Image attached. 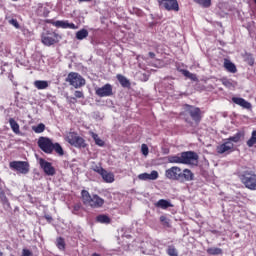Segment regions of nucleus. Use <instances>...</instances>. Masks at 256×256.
Wrapping results in <instances>:
<instances>
[{"instance_id":"nucleus-44","label":"nucleus","mask_w":256,"mask_h":256,"mask_svg":"<svg viewBox=\"0 0 256 256\" xmlns=\"http://www.w3.org/2000/svg\"><path fill=\"white\" fill-rule=\"evenodd\" d=\"M223 85H225L226 87H229V86H231V82L229 80H225L223 82Z\"/></svg>"},{"instance_id":"nucleus-39","label":"nucleus","mask_w":256,"mask_h":256,"mask_svg":"<svg viewBox=\"0 0 256 256\" xmlns=\"http://www.w3.org/2000/svg\"><path fill=\"white\" fill-rule=\"evenodd\" d=\"M21 256H33V252H31L29 249H23Z\"/></svg>"},{"instance_id":"nucleus-31","label":"nucleus","mask_w":256,"mask_h":256,"mask_svg":"<svg viewBox=\"0 0 256 256\" xmlns=\"http://www.w3.org/2000/svg\"><path fill=\"white\" fill-rule=\"evenodd\" d=\"M195 3H198V5H201V7H204L205 9L211 7V0H194Z\"/></svg>"},{"instance_id":"nucleus-32","label":"nucleus","mask_w":256,"mask_h":256,"mask_svg":"<svg viewBox=\"0 0 256 256\" xmlns=\"http://www.w3.org/2000/svg\"><path fill=\"white\" fill-rule=\"evenodd\" d=\"M98 223H111V219L107 215H99L96 218Z\"/></svg>"},{"instance_id":"nucleus-48","label":"nucleus","mask_w":256,"mask_h":256,"mask_svg":"<svg viewBox=\"0 0 256 256\" xmlns=\"http://www.w3.org/2000/svg\"><path fill=\"white\" fill-rule=\"evenodd\" d=\"M12 1H17V0H12Z\"/></svg>"},{"instance_id":"nucleus-27","label":"nucleus","mask_w":256,"mask_h":256,"mask_svg":"<svg viewBox=\"0 0 256 256\" xmlns=\"http://www.w3.org/2000/svg\"><path fill=\"white\" fill-rule=\"evenodd\" d=\"M91 137L94 139L95 143L98 147H103L105 145V141L99 138V135L95 134L94 132H90Z\"/></svg>"},{"instance_id":"nucleus-42","label":"nucleus","mask_w":256,"mask_h":256,"mask_svg":"<svg viewBox=\"0 0 256 256\" xmlns=\"http://www.w3.org/2000/svg\"><path fill=\"white\" fill-rule=\"evenodd\" d=\"M0 198L4 204L9 205V202L7 201V197L5 196V194H1Z\"/></svg>"},{"instance_id":"nucleus-47","label":"nucleus","mask_w":256,"mask_h":256,"mask_svg":"<svg viewBox=\"0 0 256 256\" xmlns=\"http://www.w3.org/2000/svg\"><path fill=\"white\" fill-rule=\"evenodd\" d=\"M0 256H3V252H0Z\"/></svg>"},{"instance_id":"nucleus-43","label":"nucleus","mask_w":256,"mask_h":256,"mask_svg":"<svg viewBox=\"0 0 256 256\" xmlns=\"http://www.w3.org/2000/svg\"><path fill=\"white\" fill-rule=\"evenodd\" d=\"M80 209H81V205L79 204L74 205L73 213H77V211H79Z\"/></svg>"},{"instance_id":"nucleus-17","label":"nucleus","mask_w":256,"mask_h":256,"mask_svg":"<svg viewBox=\"0 0 256 256\" xmlns=\"http://www.w3.org/2000/svg\"><path fill=\"white\" fill-rule=\"evenodd\" d=\"M233 103H235L236 105H239L240 107H242L243 109H248L251 110L252 109V105L250 104L249 101L245 100L244 98H239V97H233L232 98Z\"/></svg>"},{"instance_id":"nucleus-36","label":"nucleus","mask_w":256,"mask_h":256,"mask_svg":"<svg viewBox=\"0 0 256 256\" xmlns=\"http://www.w3.org/2000/svg\"><path fill=\"white\" fill-rule=\"evenodd\" d=\"M141 152L144 155V157H147V155H149V147L147 146V144H142Z\"/></svg>"},{"instance_id":"nucleus-33","label":"nucleus","mask_w":256,"mask_h":256,"mask_svg":"<svg viewBox=\"0 0 256 256\" xmlns=\"http://www.w3.org/2000/svg\"><path fill=\"white\" fill-rule=\"evenodd\" d=\"M182 74L184 77H188V79H191L192 81H197V75L189 72L188 70H182Z\"/></svg>"},{"instance_id":"nucleus-24","label":"nucleus","mask_w":256,"mask_h":256,"mask_svg":"<svg viewBox=\"0 0 256 256\" xmlns=\"http://www.w3.org/2000/svg\"><path fill=\"white\" fill-rule=\"evenodd\" d=\"M241 137H243L242 132H237L234 136H231L226 139V141H229V143H239L241 141Z\"/></svg>"},{"instance_id":"nucleus-40","label":"nucleus","mask_w":256,"mask_h":256,"mask_svg":"<svg viewBox=\"0 0 256 256\" xmlns=\"http://www.w3.org/2000/svg\"><path fill=\"white\" fill-rule=\"evenodd\" d=\"M94 171H95L96 173H99V175H102V174L104 173L105 169H103V167H101V166H96V167L94 168Z\"/></svg>"},{"instance_id":"nucleus-8","label":"nucleus","mask_w":256,"mask_h":256,"mask_svg":"<svg viewBox=\"0 0 256 256\" xmlns=\"http://www.w3.org/2000/svg\"><path fill=\"white\" fill-rule=\"evenodd\" d=\"M66 141L73 145V147H85V139L81 138V136L77 135L75 132H70L66 136Z\"/></svg>"},{"instance_id":"nucleus-12","label":"nucleus","mask_w":256,"mask_h":256,"mask_svg":"<svg viewBox=\"0 0 256 256\" xmlns=\"http://www.w3.org/2000/svg\"><path fill=\"white\" fill-rule=\"evenodd\" d=\"M185 111L189 113L190 117L195 121L196 123H199L201 121V109L191 106V105H185Z\"/></svg>"},{"instance_id":"nucleus-18","label":"nucleus","mask_w":256,"mask_h":256,"mask_svg":"<svg viewBox=\"0 0 256 256\" xmlns=\"http://www.w3.org/2000/svg\"><path fill=\"white\" fill-rule=\"evenodd\" d=\"M224 68L228 73H236L237 72V66L231 60L225 59L224 60Z\"/></svg>"},{"instance_id":"nucleus-1","label":"nucleus","mask_w":256,"mask_h":256,"mask_svg":"<svg viewBox=\"0 0 256 256\" xmlns=\"http://www.w3.org/2000/svg\"><path fill=\"white\" fill-rule=\"evenodd\" d=\"M166 179L170 181H180V183H185V181H193L195 179V174L190 169L185 168L181 170L179 166H172L165 171Z\"/></svg>"},{"instance_id":"nucleus-29","label":"nucleus","mask_w":256,"mask_h":256,"mask_svg":"<svg viewBox=\"0 0 256 256\" xmlns=\"http://www.w3.org/2000/svg\"><path fill=\"white\" fill-rule=\"evenodd\" d=\"M248 147L256 145V130L252 131L250 139L246 142Z\"/></svg>"},{"instance_id":"nucleus-2","label":"nucleus","mask_w":256,"mask_h":256,"mask_svg":"<svg viewBox=\"0 0 256 256\" xmlns=\"http://www.w3.org/2000/svg\"><path fill=\"white\" fill-rule=\"evenodd\" d=\"M198 160L199 156L193 151L182 152L167 157L168 163L176 165H196Z\"/></svg>"},{"instance_id":"nucleus-30","label":"nucleus","mask_w":256,"mask_h":256,"mask_svg":"<svg viewBox=\"0 0 256 256\" xmlns=\"http://www.w3.org/2000/svg\"><path fill=\"white\" fill-rule=\"evenodd\" d=\"M166 253L169 256H179V252L177 251V248H175V246L173 245L168 246Z\"/></svg>"},{"instance_id":"nucleus-10","label":"nucleus","mask_w":256,"mask_h":256,"mask_svg":"<svg viewBox=\"0 0 256 256\" xmlns=\"http://www.w3.org/2000/svg\"><path fill=\"white\" fill-rule=\"evenodd\" d=\"M159 7L166 11L179 12V2L177 0H157Z\"/></svg>"},{"instance_id":"nucleus-19","label":"nucleus","mask_w":256,"mask_h":256,"mask_svg":"<svg viewBox=\"0 0 256 256\" xmlns=\"http://www.w3.org/2000/svg\"><path fill=\"white\" fill-rule=\"evenodd\" d=\"M101 177L105 183H113L115 181V174H113V172H107V170L102 172Z\"/></svg>"},{"instance_id":"nucleus-6","label":"nucleus","mask_w":256,"mask_h":256,"mask_svg":"<svg viewBox=\"0 0 256 256\" xmlns=\"http://www.w3.org/2000/svg\"><path fill=\"white\" fill-rule=\"evenodd\" d=\"M41 40L43 45H46V47H51V45L59 43L61 36L55 32H46L42 34Z\"/></svg>"},{"instance_id":"nucleus-37","label":"nucleus","mask_w":256,"mask_h":256,"mask_svg":"<svg viewBox=\"0 0 256 256\" xmlns=\"http://www.w3.org/2000/svg\"><path fill=\"white\" fill-rule=\"evenodd\" d=\"M10 25H13V27H15L16 29H19V22L17 21V19H11L9 20Z\"/></svg>"},{"instance_id":"nucleus-20","label":"nucleus","mask_w":256,"mask_h":256,"mask_svg":"<svg viewBox=\"0 0 256 256\" xmlns=\"http://www.w3.org/2000/svg\"><path fill=\"white\" fill-rule=\"evenodd\" d=\"M155 207H158L159 209H169V207H173V204H171V201L160 199L157 203H155Z\"/></svg>"},{"instance_id":"nucleus-41","label":"nucleus","mask_w":256,"mask_h":256,"mask_svg":"<svg viewBox=\"0 0 256 256\" xmlns=\"http://www.w3.org/2000/svg\"><path fill=\"white\" fill-rule=\"evenodd\" d=\"M160 221L163 223V225L169 227V220L165 216H160Z\"/></svg>"},{"instance_id":"nucleus-38","label":"nucleus","mask_w":256,"mask_h":256,"mask_svg":"<svg viewBox=\"0 0 256 256\" xmlns=\"http://www.w3.org/2000/svg\"><path fill=\"white\" fill-rule=\"evenodd\" d=\"M74 95H75L76 99H83V97H85L83 92H81L79 90L75 91Z\"/></svg>"},{"instance_id":"nucleus-13","label":"nucleus","mask_w":256,"mask_h":256,"mask_svg":"<svg viewBox=\"0 0 256 256\" xmlns=\"http://www.w3.org/2000/svg\"><path fill=\"white\" fill-rule=\"evenodd\" d=\"M39 165L41 169H43L44 173L49 177H53V175H55V167H53V164H51L50 162H47L45 159L40 158Z\"/></svg>"},{"instance_id":"nucleus-22","label":"nucleus","mask_w":256,"mask_h":256,"mask_svg":"<svg viewBox=\"0 0 256 256\" xmlns=\"http://www.w3.org/2000/svg\"><path fill=\"white\" fill-rule=\"evenodd\" d=\"M9 123L13 133H15L16 135H19V133H21V130L19 128V123H17V121H15V119L13 118L9 119Z\"/></svg>"},{"instance_id":"nucleus-34","label":"nucleus","mask_w":256,"mask_h":256,"mask_svg":"<svg viewBox=\"0 0 256 256\" xmlns=\"http://www.w3.org/2000/svg\"><path fill=\"white\" fill-rule=\"evenodd\" d=\"M32 130H33L35 133H43V131H45V124L40 123V124H38L37 126H33V127H32Z\"/></svg>"},{"instance_id":"nucleus-3","label":"nucleus","mask_w":256,"mask_h":256,"mask_svg":"<svg viewBox=\"0 0 256 256\" xmlns=\"http://www.w3.org/2000/svg\"><path fill=\"white\" fill-rule=\"evenodd\" d=\"M82 203L86 205V207H91L92 209H100L105 205V200L101 198L99 195L94 194L91 196L89 191L82 190L81 191Z\"/></svg>"},{"instance_id":"nucleus-28","label":"nucleus","mask_w":256,"mask_h":256,"mask_svg":"<svg viewBox=\"0 0 256 256\" xmlns=\"http://www.w3.org/2000/svg\"><path fill=\"white\" fill-rule=\"evenodd\" d=\"M206 251L208 255H221L223 253V250L217 247L208 248Z\"/></svg>"},{"instance_id":"nucleus-45","label":"nucleus","mask_w":256,"mask_h":256,"mask_svg":"<svg viewBox=\"0 0 256 256\" xmlns=\"http://www.w3.org/2000/svg\"><path fill=\"white\" fill-rule=\"evenodd\" d=\"M79 1V3H89V1H91V0H78Z\"/></svg>"},{"instance_id":"nucleus-46","label":"nucleus","mask_w":256,"mask_h":256,"mask_svg":"<svg viewBox=\"0 0 256 256\" xmlns=\"http://www.w3.org/2000/svg\"><path fill=\"white\" fill-rule=\"evenodd\" d=\"M149 57H151L153 59V57H155V53L149 52Z\"/></svg>"},{"instance_id":"nucleus-21","label":"nucleus","mask_w":256,"mask_h":256,"mask_svg":"<svg viewBox=\"0 0 256 256\" xmlns=\"http://www.w3.org/2000/svg\"><path fill=\"white\" fill-rule=\"evenodd\" d=\"M34 87L38 90L47 89V87H49V82L47 80H36L34 81Z\"/></svg>"},{"instance_id":"nucleus-4","label":"nucleus","mask_w":256,"mask_h":256,"mask_svg":"<svg viewBox=\"0 0 256 256\" xmlns=\"http://www.w3.org/2000/svg\"><path fill=\"white\" fill-rule=\"evenodd\" d=\"M241 183L246 189L256 191V174L253 170H245L239 175Z\"/></svg>"},{"instance_id":"nucleus-25","label":"nucleus","mask_w":256,"mask_h":256,"mask_svg":"<svg viewBox=\"0 0 256 256\" xmlns=\"http://www.w3.org/2000/svg\"><path fill=\"white\" fill-rule=\"evenodd\" d=\"M55 151L60 157H63L65 155V152L63 151V147H61V144L59 143H54L52 145V153Z\"/></svg>"},{"instance_id":"nucleus-35","label":"nucleus","mask_w":256,"mask_h":256,"mask_svg":"<svg viewBox=\"0 0 256 256\" xmlns=\"http://www.w3.org/2000/svg\"><path fill=\"white\" fill-rule=\"evenodd\" d=\"M56 246L58 249H60V251L65 250V240L63 238H58L56 240Z\"/></svg>"},{"instance_id":"nucleus-15","label":"nucleus","mask_w":256,"mask_h":256,"mask_svg":"<svg viewBox=\"0 0 256 256\" xmlns=\"http://www.w3.org/2000/svg\"><path fill=\"white\" fill-rule=\"evenodd\" d=\"M138 179H140V181H155L159 179V172L153 170L150 174L142 173L138 175Z\"/></svg>"},{"instance_id":"nucleus-16","label":"nucleus","mask_w":256,"mask_h":256,"mask_svg":"<svg viewBox=\"0 0 256 256\" xmlns=\"http://www.w3.org/2000/svg\"><path fill=\"white\" fill-rule=\"evenodd\" d=\"M54 27H58L61 29H77V26L73 23H69L67 20H57L52 23Z\"/></svg>"},{"instance_id":"nucleus-11","label":"nucleus","mask_w":256,"mask_h":256,"mask_svg":"<svg viewBox=\"0 0 256 256\" xmlns=\"http://www.w3.org/2000/svg\"><path fill=\"white\" fill-rule=\"evenodd\" d=\"M10 169L21 173L22 175H27L29 173V162L25 161H13L10 163Z\"/></svg>"},{"instance_id":"nucleus-14","label":"nucleus","mask_w":256,"mask_h":256,"mask_svg":"<svg viewBox=\"0 0 256 256\" xmlns=\"http://www.w3.org/2000/svg\"><path fill=\"white\" fill-rule=\"evenodd\" d=\"M95 93L98 97H111V95H113V86L111 84H105L104 86L97 88Z\"/></svg>"},{"instance_id":"nucleus-9","label":"nucleus","mask_w":256,"mask_h":256,"mask_svg":"<svg viewBox=\"0 0 256 256\" xmlns=\"http://www.w3.org/2000/svg\"><path fill=\"white\" fill-rule=\"evenodd\" d=\"M233 151H235V144L226 139L222 144L216 147V153H218V155H229V153H233Z\"/></svg>"},{"instance_id":"nucleus-5","label":"nucleus","mask_w":256,"mask_h":256,"mask_svg":"<svg viewBox=\"0 0 256 256\" xmlns=\"http://www.w3.org/2000/svg\"><path fill=\"white\" fill-rule=\"evenodd\" d=\"M66 82L70 83L75 89H79V87L85 85V79L77 72H70L66 78Z\"/></svg>"},{"instance_id":"nucleus-23","label":"nucleus","mask_w":256,"mask_h":256,"mask_svg":"<svg viewBox=\"0 0 256 256\" xmlns=\"http://www.w3.org/2000/svg\"><path fill=\"white\" fill-rule=\"evenodd\" d=\"M87 37H89V31H87V29H81L76 32V39H78V41H83V39H87Z\"/></svg>"},{"instance_id":"nucleus-26","label":"nucleus","mask_w":256,"mask_h":256,"mask_svg":"<svg viewBox=\"0 0 256 256\" xmlns=\"http://www.w3.org/2000/svg\"><path fill=\"white\" fill-rule=\"evenodd\" d=\"M116 77L122 87H129L131 85V83L127 80V78H125V76L118 74Z\"/></svg>"},{"instance_id":"nucleus-7","label":"nucleus","mask_w":256,"mask_h":256,"mask_svg":"<svg viewBox=\"0 0 256 256\" xmlns=\"http://www.w3.org/2000/svg\"><path fill=\"white\" fill-rule=\"evenodd\" d=\"M38 147L43 151L44 153H47V155H51L53 153V141L50 138L41 136L38 139Z\"/></svg>"}]
</instances>
